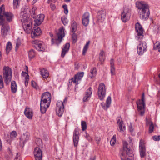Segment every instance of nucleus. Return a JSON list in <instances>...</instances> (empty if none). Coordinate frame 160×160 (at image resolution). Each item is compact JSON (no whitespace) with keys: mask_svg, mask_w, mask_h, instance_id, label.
Listing matches in <instances>:
<instances>
[{"mask_svg":"<svg viewBox=\"0 0 160 160\" xmlns=\"http://www.w3.org/2000/svg\"><path fill=\"white\" fill-rule=\"evenodd\" d=\"M28 77V75L27 74V75L26 76L25 78V84L26 86H27V85H28V82L29 79Z\"/></svg>","mask_w":160,"mask_h":160,"instance_id":"52","label":"nucleus"},{"mask_svg":"<svg viewBox=\"0 0 160 160\" xmlns=\"http://www.w3.org/2000/svg\"><path fill=\"white\" fill-rule=\"evenodd\" d=\"M36 144L39 147H40L42 145V141L41 139H38L36 141Z\"/></svg>","mask_w":160,"mask_h":160,"instance_id":"49","label":"nucleus"},{"mask_svg":"<svg viewBox=\"0 0 160 160\" xmlns=\"http://www.w3.org/2000/svg\"><path fill=\"white\" fill-rule=\"evenodd\" d=\"M139 148L140 157L142 158H143L146 155V149L144 141L142 139L140 140L139 144Z\"/></svg>","mask_w":160,"mask_h":160,"instance_id":"11","label":"nucleus"},{"mask_svg":"<svg viewBox=\"0 0 160 160\" xmlns=\"http://www.w3.org/2000/svg\"><path fill=\"white\" fill-rule=\"evenodd\" d=\"M30 135L28 132H26L24 133L20 138V142L23 143L24 144L29 139Z\"/></svg>","mask_w":160,"mask_h":160,"instance_id":"19","label":"nucleus"},{"mask_svg":"<svg viewBox=\"0 0 160 160\" xmlns=\"http://www.w3.org/2000/svg\"><path fill=\"white\" fill-rule=\"evenodd\" d=\"M11 90L12 93H15L17 90V86L15 82L12 81L11 84Z\"/></svg>","mask_w":160,"mask_h":160,"instance_id":"29","label":"nucleus"},{"mask_svg":"<svg viewBox=\"0 0 160 160\" xmlns=\"http://www.w3.org/2000/svg\"><path fill=\"white\" fill-rule=\"evenodd\" d=\"M135 28L138 33V36L139 37V38L142 39L143 36V29L139 22H138L136 23Z\"/></svg>","mask_w":160,"mask_h":160,"instance_id":"12","label":"nucleus"},{"mask_svg":"<svg viewBox=\"0 0 160 160\" xmlns=\"http://www.w3.org/2000/svg\"><path fill=\"white\" fill-rule=\"evenodd\" d=\"M71 31L72 32H75L76 30L77 26L76 23L75 21H72L71 23Z\"/></svg>","mask_w":160,"mask_h":160,"instance_id":"33","label":"nucleus"},{"mask_svg":"<svg viewBox=\"0 0 160 160\" xmlns=\"http://www.w3.org/2000/svg\"><path fill=\"white\" fill-rule=\"evenodd\" d=\"M25 116L28 118L31 119L32 116V111L29 108H26L24 112Z\"/></svg>","mask_w":160,"mask_h":160,"instance_id":"26","label":"nucleus"},{"mask_svg":"<svg viewBox=\"0 0 160 160\" xmlns=\"http://www.w3.org/2000/svg\"><path fill=\"white\" fill-rule=\"evenodd\" d=\"M41 33V31L40 28L34 27L31 32V37L32 38H35L39 35Z\"/></svg>","mask_w":160,"mask_h":160,"instance_id":"16","label":"nucleus"},{"mask_svg":"<svg viewBox=\"0 0 160 160\" xmlns=\"http://www.w3.org/2000/svg\"><path fill=\"white\" fill-rule=\"evenodd\" d=\"M96 68H92L90 72V73L89 74V76L91 78H92L93 77H95L96 74Z\"/></svg>","mask_w":160,"mask_h":160,"instance_id":"30","label":"nucleus"},{"mask_svg":"<svg viewBox=\"0 0 160 160\" xmlns=\"http://www.w3.org/2000/svg\"><path fill=\"white\" fill-rule=\"evenodd\" d=\"M81 126L82 130L83 131L87 129V126L86 122L84 121H82Z\"/></svg>","mask_w":160,"mask_h":160,"instance_id":"39","label":"nucleus"},{"mask_svg":"<svg viewBox=\"0 0 160 160\" xmlns=\"http://www.w3.org/2000/svg\"><path fill=\"white\" fill-rule=\"evenodd\" d=\"M110 72L112 75H114L115 74V68L114 67V59L112 58L110 60Z\"/></svg>","mask_w":160,"mask_h":160,"instance_id":"27","label":"nucleus"},{"mask_svg":"<svg viewBox=\"0 0 160 160\" xmlns=\"http://www.w3.org/2000/svg\"><path fill=\"white\" fill-rule=\"evenodd\" d=\"M62 7L64 9V13L65 14H67L68 12V7L67 5L65 4L62 6Z\"/></svg>","mask_w":160,"mask_h":160,"instance_id":"51","label":"nucleus"},{"mask_svg":"<svg viewBox=\"0 0 160 160\" xmlns=\"http://www.w3.org/2000/svg\"><path fill=\"white\" fill-rule=\"evenodd\" d=\"M4 87L3 82L2 76L0 75V89Z\"/></svg>","mask_w":160,"mask_h":160,"instance_id":"45","label":"nucleus"},{"mask_svg":"<svg viewBox=\"0 0 160 160\" xmlns=\"http://www.w3.org/2000/svg\"><path fill=\"white\" fill-rule=\"evenodd\" d=\"M84 72H81L78 73L77 74L75 75L73 78H71L72 82H73V83L77 85L78 84V81L81 80L83 76Z\"/></svg>","mask_w":160,"mask_h":160,"instance_id":"15","label":"nucleus"},{"mask_svg":"<svg viewBox=\"0 0 160 160\" xmlns=\"http://www.w3.org/2000/svg\"><path fill=\"white\" fill-rule=\"evenodd\" d=\"M144 100V94L143 93L142 95L141 100H139L137 102L138 111L139 112V114L141 116L143 115L144 113V108L145 106Z\"/></svg>","mask_w":160,"mask_h":160,"instance_id":"7","label":"nucleus"},{"mask_svg":"<svg viewBox=\"0 0 160 160\" xmlns=\"http://www.w3.org/2000/svg\"><path fill=\"white\" fill-rule=\"evenodd\" d=\"M130 16V11L129 8H124L121 14L122 21L124 22H126L129 20Z\"/></svg>","mask_w":160,"mask_h":160,"instance_id":"9","label":"nucleus"},{"mask_svg":"<svg viewBox=\"0 0 160 160\" xmlns=\"http://www.w3.org/2000/svg\"><path fill=\"white\" fill-rule=\"evenodd\" d=\"M41 74L43 78H46L48 77L49 73L47 70L43 68L41 70Z\"/></svg>","mask_w":160,"mask_h":160,"instance_id":"28","label":"nucleus"},{"mask_svg":"<svg viewBox=\"0 0 160 160\" xmlns=\"http://www.w3.org/2000/svg\"><path fill=\"white\" fill-rule=\"evenodd\" d=\"M90 14L88 12L85 13L82 16V22L83 25L87 26L89 22Z\"/></svg>","mask_w":160,"mask_h":160,"instance_id":"14","label":"nucleus"},{"mask_svg":"<svg viewBox=\"0 0 160 160\" xmlns=\"http://www.w3.org/2000/svg\"><path fill=\"white\" fill-rule=\"evenodd\" d=\"M51 100V93L47 92L43 93L41 97L40 101V111L42 113H44L49 107Z\"/></svg>","mask_w":160,"mask_h":160,"instance_id":"2","label":"nucleus"},{"mask_svg":"<svg viewBox=\"0 0 160 160\" xmlns=\"http://www.w3.org/2000/svg\"><path fill=\"white\" fill-rule=\"evenodd\" d=\"M61 20L63 23V24L65 25L68 22V20L67 18L65 17H62L61 18Z\"/></svg>","mask_w":160,"mask_h":160,"instance_id":"48","label":"nucleus"},{"mask_svg":"<svg viewBox=\"0 0 160 160\" xmlns=\"http://www.w3.org/2000/svg\"><path fill=\"white\" fill-rule=\"evenodd\" d=\"M137 52L139 55H142L147 50V46L145 42H138L137 43Z\"/></svg>","mask_w":160,"mask_h":160,"instance_id":"8","label":"nucleus"},{"mask_svg":"<svg viewBox=\"0 0 160 160\" xmlns=\"http://www.w3.org/2000/svg\"><path fill=\"white\" fill-rule=\"evenodd\" d=\"M92 89L91 87H89L85 92V96L83 98V102H86L88 98L91 97L92 93Z\"/></svg>","mask_w":160,"mask_h":160,"instance_id":"24","label":"nucleus"},{"mask_svg":"<svg viewBox=\"0 0 160 160\" xmlns=\"http://www.w3.org/2000/svg\"><path fill=\"white\" fill-rule=\"evenodd\" d=\"M9 30L10 27L8 25L2 26L1 28V32L2 37H5L7 35V32Z\"/></svg>","mask_w":160,"mask_h":160,"instance_id":"22","label":"nucleus"},{"mask_svg":"<svg viewBox=\"0 0 160 160\" xmlns=\"http://www.w3.org/2000/svg\"><path fill=\"white\" fill-rule=\"evenodd\" d=\"M116 137L115 135L113 136L112 139L110 141V144L112 146L114 145L116 142Z\"/></svg>","mask_w":160,"mask_h":160,"instance_id":"43","label":"nucleus"},{"mask_svg":"<svg viewBox=\"0 0 160 160\" xmlns=\"http://www.w3.org/2000/svg\"><path fill=\"white\" fill-rule=\"evenodd\" d=\"M79 140V137H73V140L74 145L75 147H77L78 145Z\"/></svg>","mask_w":160,"mask_h":160,"instance_id":"37","label":"nucleus"},{"mask_svg":"<svg viewBox=\"0 0 160 160\" xmlns=\"http://www.w3.org/2000/svg\"><path fill=\"white\" fill-rule=\"evenodd\" d=\"M0 20H1V21L0 22V25H2V26H3L8 25L7 24H4V21H3V18L2 19H0Z\"/></svg>","mask_w":160,"mask_h":160,"instance_id":"59","label":"nucleus"},{"mask_svg":"<svg viewBox=\"0 0 160 160\" xmlns=\"http://www.w3.org/2000/svg\"><path fill=\"white\" fill-rule=\"evenodd\" d=\"M3 76L6 84L8 85L11 81L12 77V69L9 67L4 66L3 67Z\"/></svg>","mask_w":160,"mask_h":160,"instance_id":"5","label":"nucleus"},{"mask_svg":"<svg viewBox=\"0 0 160 160\" xmlns=\"http://www.w3.org/2000/svg\"><path fill=\"white\" fill-rule=\"evenodd\" d=\"M64 110V105L62 101L58 102L57 104L56 112L59 116H61L63 113Z\"/></svg>","mask_w":160,"mask_h":160,"instance_id":"10","label":"nucleus"},{"mask_svg":"<svg viewBox=\"0 0 160 160\" xmlns=\"http://www.w3.org/2000/svg\"><path fill=\"white\" fill-rule=\"evenodd\" d=\"M29 22L28 23H27L26 25L25 22V24L23 25V28L24 29L25 31L27 33H29L31 31V29H32V23L30 21H28Z\"/></svg>","mask_w":160,"mask_h":160,"instance_id":"23","label":"nucleus"},{"mask_svg":"<svg viewBox=\"0 0 160 160\" xmlns=\"http://www.w3.org/2000/svg\"><path fill=\"white\" fill-rule=\"evenodd\" d=\"M90 41H89L87 42L84 47L82 51V54L84 55L86 52L88 48L89 45L90 44Z\"/></svg>","mask_w":160,"mask_h":160,"instance_id":"34","label":"nucleus"},{"mask_svg":"<svg viewBox=\"0 0 160 160\" xmlns=\"http://www.w3.org/2000/svg\"><path fill=\"white\" fill-rule=\"evenodd\" d=\"M19 0H13V5L14 9L16 8L19 6Z\"/></svg>","mask_w":160,"mask_h":160,"instance_id":"41","label":"nucleus"},{"mask_svg":"<svg viewBox=\"0 0 160 160\" xmlns=\"http://www.w3.org/2000/svg\"><path fill=\"white\" fill-rule=\"evenodd\" d=\"M34 154L36 160H42V152L39 147H36Z\"/></svg>","mask_w":160,"mask_h":160,"instance_id":"13","label":"nucleus"},{"mask_svg":"<svg viewBox=\"0 0 160 160\" xmlns=\"http://www.w3.org/2000/svg\"><path fill=\"white\" fill-rule=\"evenodd\" d=\"M21 45V43L19 42H17L16 44V46L15 47V50L16 51L18 49V48Z\"/></svg>","mask_w":160,"mask_h":160,"instance_id":"58","label":"nucleus"},{"mask_svg":"<svg viewBox=\"0 0 160 160\" xmlns=\"http://www.w3.org/2000/svg\"><path fill=\"white\" fill-rule=\"evenodd\" d=\"M50 7L52 10H54L56 8L55 5L53 4H51Z\"/></svg>","mask_w":160,"mask_h":160,"instance_id":"60","label":"nucleus"},{"mask_svg":"<svg viewBox=\"0 0 160 160\" xmlns=\"http://www.w3.org/2000/svg\"><path fill=\"white\" fill-rule=\"evenodd\" d=\"M95 139L96 142L97 144H99L101 140L100 137H95Z\"/></svg>","mask_w":160,"mask_h":160,"instance_id":"56","label":"nucleus"},{"mask_svg":"<svg viewBox=\"0 0 160 160\" xmlns=\"http://www.w3.org/2000/svg\"><path fill=\"white\" fill-rule=\"evenodd\" d=\"M2 144L1 141L0 139V152L2 150Z\"/></svg>","mask_w":160,"mask_h":160,"instance_id":"62","label":"nucleus"},{"mask_svg":"<svg viewBox=\"0 0 160 160\" xmlns=\"http://www.w3.org/2000/svg\"><path fill=\"white\" fill-rule=\"evenodd\" d=\"M3 18H5L7 21L11 22L12 21L14 18L13 15L11 12H4L3 13Z\"/></svg>","mask_w":160,"mask_h":160,"instance_id":"17","label":"nucleus"},{"mask_svg":"<svg viewBox=\"0 0 160 160\" xmlns=\"http://www.w3.org/2000/svg\"><path fill=\"white\" fill-rule=\"evenodd\" d=\"M70 47L69 43H66L62 50L61 57H64L68 51Z\"/></svg>","mask_w":160,"mask_h":160,"instance_id":"21","label":"nucleus"},{"mask_svg":"<svg viewBox=\"0 0 160 160\" xmlns=\"http://www.w3.org/2000/svg\"><path fill=\"white\" fill-rule=\"evenodd\" d=\"M12 48V45L11 42H8L6 46V52L7 54H8Z\"/></svg>","mask_w":160,"mask_h":160,"instance_id":"31","label":"nucleus"},{"mask_svg":"<svg viewBox=\"0 0 160 160\" xmlns=\"http://www.w3.org/2000/svg\"><path fill=\"white\" fill-rule=\"evenodd\" d=\"M34 21L36 23V24H37L38 26L40 25L42 22V21H41V20H40V19L38 18L37 17V18L35 19Z\"/></svg>","mask_w":160,"mask_h":160,"instance_id":"47","label":"nucleus"},{"mask_svg":"<svg viewBox=\"0 0 160 160\" xmlns=\"http://www.w3.org/2000/svg\"><path fill=\"white\" fill-rule=\"evenodd\" d=\"M17 136V133L16 131H13L11 133L10 136L12 138L15 137Z\"/></svg>","mask_w":160,"mask_h":160,"instance_id":"54","label":"nucleus"},{"mask_svg":"<svg viewBox=\"0 0 160 160\" xmlns=\"http://www.w3.org/2000/svg\"><path fill=\"white\" fill-rule=\"evenodd\" d=\"M160 46V41H157L154 44L153 48L154 49L157 50L159 47Z\"/></svg>","mask_w":160,"mask_h":160,"instance_id":"44","label":"nucleus"},{"mask_svg":"<svg viewBox=\"0 0 160 160\" xmlns=\"http://www.w3.org/2000/svg\"><path fill=\"white\" fill-rule=\"evenodd\" d=\"M38 41L36 40L34 41L36 44L35 47L36 49L39 51H43L45 50V48L43 47L42 45L41 42H38Z\"/></svg>","mask_w":160,"mask_h":160,"instance_id":"25","label":"nucleus"},{"mask_svg":"<svg viewBox=\"0 0 160 160\" xmlns=\"http://www.w3.org/2000/svg\"><path fill=\"white\" fill-rule=\"evenodd\" d=\"M123 150L120 155L121 160H135L133 151L128 147V144L126 141H123Z\"/></svg>","mask_w":160,"mask_h":160,"instance_id":"3","label":"nucleus"},{"mask_svg":"<svg viewBox=\"0 0 160 160\" xmlns=\"http://www.w3.org/2000/svg\"><path fill=\"white\" fill-rule=\"evenodd\" d=\"M68 100V98L67 97H65V99H64V100L63 101V102H63V104H64L63 103H66L67 102Z\"/></svg>","mask_w":160,"mask_h":160,"instance_id":"63","label":"nucleus"},{"mask_svg":"<svg viewBox=\"0 0 160 160\" xmlns=\"http://www.w3.org/2000/svg\"><path fill=\"white\" fill-rule=\"evenodd\" d=\"M111 103V98L110 96H108L106 100V105L105 103L103 102L101 103V105L104 110H107L110 107Z\"/></svg>","mask_w":160,"mask_h":160,"instance_id":"20","label":"nucleus"},{"mask_svg":"<svg viewBox=\"0 0 160 160\" xmlns=\"http://www.w3.org/2000/svg\"><path fill=\"white\" fill-rule=\"evenodd\" d=\"M105 11L101 10L97 12V19L100 22H102L105 19Z\"/></svg>","mask_w":160,"mask_h":160,"instance_id":"18","label":"nucleus"},{"mask_svg":"<svg viewBox=\"0 0 160 160\" xmlns=\"http://www.w3.org/2000/svg\"><path fill=\"white\" fill-rule=\"evenodd\" d=\"M123 122L122 120H121V121L120 122L119 124V128L120 131H124L125 129V126H123Z\"/></svg>","mask_w":160,"mask_h":160,"instance_id":"35","label":"nucleus"},{"mask_svg":"<svg viewBox=\"0 0 160 160\" xmlns=\"http://www.w3.org/2000/svg\"><path fill=\"white\" fill-rule=\"evenodd\" d=\"M136 5L137 7L139 10L140 18L144 20H147L150 15V11L148 4L144 2L141 1L137 2Z\"/></svg>","mask_w":160,"mask_h":160,"instance_id":"1","label":"nucleus"},{"mask_svg":"<svg viewBox=\"0 0 160 160\" xmlns=\"http://www.w3.org/2000/svg\"><path fill=\"white\" fill-rule=\"evenodd\" d=\"M73 33L72 35V40L73 43H75L77 41V36L75 32H73Z\"/></svg>","mask_w":160,"mask_h":160,"instance_id":"42","label":"nucleus"},{"mask_svg":"<svg viewBox=\"0 0 160 160\" xmlns=\"http://www.w3.org/2000/svg\"><path fill=\"white\" fill-rule=\"evenodd\" d=\"M38 18L40 19L41 21H43L44 18V15L43 14H42L38 15L37 17Z\"/></svg>","mask_w":160,"mask_h":160,"instance_id":"50","label":"nucleus"},{"mask_svg":"<svg viewBox=\"0 0 160 160\" xmlns=\"http://www.w3.org/2000/svg\"><path fill=\"white\" fill-rule=\"evenodd\" d=\"M121 121L120 120V117H118V119L117 120V122L119 124V123Z\"/></svg>","mask_w":160,"mask_h":160,"instance_id":"64","label":"nucleus"},{"mask_svg":"<svg viewBox=\"0 0 160 160\" xmlns=\"http://www.w3.org/2000/svg\"><path fill=\"white\" fill-rule=\"evenodd\" d=\"M106 92L105 84L103 83H100L98 88V95L100 100H102L104 99L106 96Z\"/></svg>","mask_w":160,"mask_h":160,"instance_id":"6","label":"nucleus"},{"mask_svg":"<svg viewBox=\"0 0 160 160\" xmlns=\"http://www.w3.org/2000/svg\"><path fill=\"white\" fill-rule=\"evenodd\" d=\"M104 52L103 51H102L100 52L99 55V59L101 62H102L104 60Z\"/></svg>","mask_w":160,"mask_h":160,"instance_id":"36","label":"nucleus"},{"mask_svg":"<svg viewBox=\"0 0 160 160\" xmlns=\"http://www.w3.org/2000/svg\"><path fill=\"white\" fill-rule=\"evenodd\" d=\"M32 86L34 88H37V84L34 81H32Z\"/></svg>","mask_w":160,"mask_h":160,"instance_id":"57","label":"nucleus"},{"mask_svg":"<svg viewBox=\"0 0 160 160\" xmlns=\"http://www.w3.org/2000/svg\"><path fill=\"white\" fill-rule=\"evenodd\" d=\"M154 128V125L153 123H152L149 128V133H152L153 131Z\"/></svg>","mask_w":160,"mask_h":160,"instance_id":"46","label":"nucleus"},{"mask_svg":"<svg viewBox=\"0 0 160 160\" xmlns=\"http://www.w3.org/2000/svg\"><path fill=\"white\" fill-rule=\"evenodd\" d=\"M79 134L78 128H75L73 132V137H79Z\"/></svg>","mask_w":160,"mask_h":160,"instance_id":"40","label":"nucleus"},{"mask_svg":"<svg viewBox=\"0 0 160 160\" xmlns=\"http://www.w3.org/2000/svg\"><path fill=\"white\" fill-rule=\"evenodd\" d=\"M160 136H154L153 137V140L155 141H158L160 140Z\"/></svg>","mask_w":160,"mask_h":160,"instance_id":"55","label":"nucleus"},{"mask_svg":"<svg viewBox=\"0 0 160 160\" xmlns=\"http://www.w3.org/2000/svg\"><path fill=\"white\" fill-rule=\"evenodd\" d=\"M51 37L52 38V44L55 43L58 46L60 44L62 41V39L65 36L64 28L63 27H61L59 30V32L57 33L56 36L54 39L53 38V34L50 33Z\"/></svg>","mask_w":160,"mask_h":160,"instance_id":"4","label":"nucleus"},{"mask_svg":"<svg viewBox=\"0 0 160 160\" xmlns=\"http://www.w3.org/2000/svg\"><path fill=\"white\" fill-rule=\"evenodd\" d=\"M28 54L29 58L30 60L34 58L35 55V51L33 49H31L28 52Z\"/></svg>","mask_w":160,"mask_h":160,"instance_id":"32","label":"nucleus"},{"mask_svg":"<svg viewBox=\"0 0 160 160\" xmlns=\"http://www.w3.org/2000/svg\"><path fill=\"white\" fill-rule=\"evenodd\" d=\"M4 7L3 5H2L0 7V19H2L3 18V15H2V13L3 12V13L5 12H4V7Z\"/></svg>","mask_w":160,"mask_h":160,"instance_id":"38","label":"nucleus"},{"mask_svg":"<svg viewBox=\"0 0 160 160\" xmlns=\"http://www.w3.org/2000/svg\"><path fill=\"white\" fill-rule=\"evenodd\" d=\"M153 123L151 122L150 119H148L147 118H146V126L149 125Z\"/></svg>","mask_w":160,"mask_h":160,"instance_id":"53","label":"nucleus"},{"mask_svg":"<svg viewBox=\"0 0 160 160\" xmlns=\"http://www.w3.org/2000/svg\"><path fill=\"white\" fill-rule=\"evenodd\" d=\"M57 0H48L47 2V3H49L51 2H56Z\"/></svg>","mask_w":160,"mask_h":160,"instance_id":"61","label":"nucleus"}]
</instances>
